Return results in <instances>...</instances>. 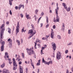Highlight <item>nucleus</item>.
Listing matches in <instances>:
<instances>
[{"instance_id": "1", "label": "nucleus", "mask_w": 73, "mask_h": 73, "mask_svg": "<svg viewBox=\"0 0 73 73\" xmlns=\"http://www.w3.org/2000/svg\"><path fill=\"white\" fill-rule=\"evenodd\" d=\"M5 24H2L1 26L0 27V29L1 30V32L0 33V38L3 39V36L4 34V31L5 30Z\"/></svg>"}, {"instance_id": "2", "label": "nucleus", "mask_w": 73, "mask_h": 73, "mask_svg": "<svg viewBox=\"0 0 73 73\" xmlns=\"http://www.w3.org/2000/svg\"><path fill=\"white\" fill-rule=\"evenodd\" d=\"M13 70H15L17 68V64L14 58H13Z\"/></svg>"}, {"instance_id": "3", "label": "nucleus", "mask_w": 73, "mask_h": 73, "mask_svg": "<svg viewBox=\"0 0 73 73\" xmlns=\"http://www.w3.org/2000/svg\"><path fill=\"white\" fill-rule=\"evenodd\" d=\"M19 27H20V25L19 23V22H17V26L16 27V35H17L18 33L19 32Z\"/></svg>"}, {"instance_id": "4", "label": "nucleus", "mask_w": 73, "mask_h": 73, "mask_svg": "<svg viewBox=\"0 0 73 73\" xmlns=\"http://www.w3.org/2000/svg\"><path fill=\"white\" fill-rule=\"evenodd\" d=\"M56 19H55V18H54L53 19V22L55 23H56L57 22H59L60 18H59L58 15V13H56Z\"/></svg>"}, {"instance_id": "5", "label": "nucleus", "mask_w": 73, "mask_h": 73, "mask_svg": "<svg viewBox=\"0 0 73 73\" xmlns=\"http://www.w3.org/2000/svg\"><path fill=\"white\" fill-rule=\"evenodd\" d=\"M33 47L32 48H30V49L28 48H27L26 50H27V52L28 53V51H31V52L32 54H35V51H33Z\"/></svg>"}, {"instance_id": "6", "label": "nucleus", "mask_w": 73, "mask_h": 73, "mask_svg": "<svg viewBox=\"0 0 73 73\" xmlns=\"http://www.w3.org/2000/svg\"><path fill=\"white\" fill-rule=\"evenodd\" d=\"M61 57V54L60 52H58L57 53L56 59L57 60H58L60 59Z\"/></svg>"}, {"instance_id": "7", "label": "nucleus", "mask_w": 73, "mask_h": 73, "mask_svg": "<svg viewBox=\"0 0 73 73\" xmlns=\"http://www.w3.org/2000/svg\"><path fill=\"white\" fill-rule=\"evenodd\" d=\"M17 56H18V57H17ZM20 57V56L19 55H18V56H17V54H16L15 56L16 60H18V61H21V59L20 58H19Z\"/></svg>"}, {"instance_id": "8", "label": "nucleus", "mask_w": 73, "mask_h": 73, "mask_svg": "<svg viewBox=\"0 0 73 73\" xmlns=\"http://www.w3.org/2000/svg\"><path fill=\"white\" fill-rule=\"evenodd\" d=\"M6 57L7 58H9V54L7 52H6L5 53V55L4 56V58L6 59V60H7Z\"/></svg>"}, {"instance_id": "9", "label": "nucleus", "mask_w": 73, "mask_h": 73, "mask_svg": "<svg viewBox=\"0 0 73 73\" xmlns=\"http://www.w3.org/2000/svg\"><path fill=\"white\" fill-rule=\"evenodd\" d=\"M52 46L53 47V50L54 51L55 50L56 47V45L55 44L54 42L52 43Z\"/></svg>"}, {"instance_id": "10", "label": "nucleus", "mask_w": 73, "mask_h": 73, "mask_svg": "<svg viewBox=\"0 0 73 73\" xmlns=\"http://www.w3.org/2000/svg\"><path fill=\"white\" fill-rule=\"evenodd\" d=\"M2 72V73H10L9 72V70L6 69H3Z\"/></svg>"}, {"instance_id": "11", "label": "nucleus", "mask_w": 73, "mask_h": 73, "mask_svg": "<svg viewBox=\"0 0 73 73\" xmlns=\"http://www.w3.org/2000/svg\"><path fill=\"white\" fill-rule=\"evenodd\" d=\"M22 7H23V8L24 9V5H22V4H20L18 8L19 10H20L21 9V8Z\"/></svg>"}, {"instance_id": "12", "label": "nucleus", "mask_w": 73, "mask_h": 73, "mask_svg": "<svg viewBox=\"0 0 73 73\" xmlns=\"http://www.w3.org/2000/svg\"><path fill=\"white\" fill-rule=\"evenodd\" d=\"M19 68L20 69V73H23V70L22 67L21 66H20Z\"/></svg>"}, {"instance_id": "13", "label": "nucleus", "mask_w": 73, "mask_h": 73, "mask_svg": "<svg viewBox=\"0 0 73 73\" xmlns=\"http://www.w3.org/2000/svg\"><path fill=\"white\" fill-rule=\"evenodd\" d=\"M57 9H55L56 13H58V10L59 9V7H58V3H56Z\"/></svg>"}, {"instance_id": "14", "label": "nucleus", "mask_w": 73, "mask_h": 73, "mask_svg": "<svg viewBox=\"0 0 73 73\" xmlns=\"http://www.w3.org/2000/svg\"><path fill=\"white\" fill-rule=\"evenodd\" d=\"M64 29H65V26H64V23H63L62 25V28L61 30L64 31Z\"/></svg>"}, {"instance_id": "15", "label": "nucleus", "mask_w": 73, "mask_h": 73, "mask_svg": "<svg viewBox=\"0 0 73 73\" xmlns=\"http://www.w3.org/2000/svg\"><path fill=\"white\" fill-rule=\"evenodd\" d=\"M54 35V32H51V33L50 34V36H51V37L53 39V36Z\"/></svg>"}, {"instance_id": "16", "label": "nucleus", "mask_w": 73, "mask_h": 73, "mask_svg": "<svg viewBox=\"0 0 73 73\" xmlns=\"http://www.w3.org/2000/svg\"><path fill=\"white\" fill-rule=\"evenodd\" d=\"M42 63H44L45 64H46L47 63V62H46V61H45V60H44V57H43L42 58Z\"/></svg>"}, {"instance_id": "17", "label": "nucleus", "mask_w": 73, "mask_h": 73, "mask_svg": "<svg viewBox=\"0 0 73 73\" xmlns=\"http://www.w3.org/2000/svg\"><path fill=\"white\" fill-rule=\"evenodd\" d=\"M26 17L27 19H31V18L29 17V15H27V13L26 14Z\"/></svg>"}, {"instance_id": "18", "label": "nucleus", "mask_w": 73, "mask_h": 73, "mask_svg": "<svg viewBox=\"0 0 73 73\" xmlns=\"http://www.w3.org/2000/svg\"><path fill=\"white\" fill-rule=\"evenodd\" d=\"M40 60H38V62L37 63L36 65L37 66H39L40 65Z\"/></svg>"}, {"instance_id": "19", "label": "nucleus", "mask_w": 73, "mask_h": 73, "mask_svg": "<svg viewBox=\"0 0 73 73\" xmlns=\"http://www.w3.org/2000/svg\"><path fill=\"white\" fill-rule=\"evenodd\" d=\"M33 33V31L32 30H29L28 33V34H30V33H31L32 35Z\"/></svg>"}, {"instance_id": "20", "label": "nucleus", "mask_w": 73, "mask_h": 73, "mask_svg": "<svg viewBox=\"0 0 73 73\" xmlns=\"http://www.w3.org/2000/svg\"><path fill=\"white\" fill-rule=\"evenodd\" d=\"M4 46H1V52H3L4 50Z\"/></svg>"}, {"instance_id": "21", "label": "nucleus", "mask_w": 73, "mask_h": 73, "mask_svg": "<svg viewBox=\"0 0 73 73\" xmlns=\"http://www.w3.org/2000/svg\"><path fill=\"white\" fill-rule=\"evenodd\" d=\"M49 64H52V62L51 61H49L48 62H47V63L46 64L49 65Z\"/></svg>"}, {"instance_id": "22", "label": "nucleus", "mask_w": 73, "mask_h": 73, "mask_svg": "<svg viewBox=\"0 0 73 73\" xmlns=\"http://www.w3.org/2000/svg\"><path fill=\"white\" fill-rule=\"evenodd\" d=\"M44 46H45V47H42V48H41L42 50H44V49L46 48V46H47L45 44L44 45Z\"/></svg>"}, {"instance_id": "23", "label": "nucleus", "mask_w": 73, "mask_h": 73, "mask_svg": "<svg viewBox=\"0 0 73 73\" xmlns=\"http://www.w3.org/2000/svg\"><path fill=\"white\" fill-rule=\"evenodd\" d=\"M8 32L9 33L11 34V29H10V28H8Z\"/></svg>"}, {"instance_id": "24", "label": "nucleus", "mask_w": 73, "mask_h": 73, "mask_svg": "<svg viewBox=\"0 0 73 73\" xmlns=\"http://www.w3.org/2000/svg\"><path fill=\"white\" fill-rule=\"evenodd\" d=\"M8 41L9 42V43H12V40H11V38H9L8 40Z\"/></svg>"}, {"instance_id": "25", "label": "nucleus", "mask_w": 73, "mask_h": 73, "mask_svg": "<svg viewBox=\"0 0 73 73\" xmlns=\"http://www.w3.org/2000/svg\"><path fill=\"white\" fill-rule=\"evenodd\" d=\"M16 42L18 43V44L19 46L20 45V41L19 40H17Z\"/></svg>"}, {"instance_id": "26", "label": "nucleus", "mask_w": 73, "mask_h": 73, "mask_svg": "<svg viewBox=\"0 0 73 73\" xmlns=\"http://www.w3.org/2000/svg\"><path fill=\"white\" fill-rule=\"evenodd\" d=\"M9 4L11 6L12 4V1H11V0H9Z\"/></svg>"}, {"instance_id": "27", "label": "nucleus", "mask_w": 73, "mask_h": 73, "mask_svg": "<svg viewBox=\"0 0 73 73\" xmlns=\"http://www.w3.org/2000/svg\"><path fill=\"white\" fill-rule=\"evenodd\" d=\"M70 7H68V9H66V11L67 12H69L70 11Z\"/></svg>"}, {"instance_id": "28", "label": "nucleus", "mask_w": 73, "mask_h": 73, "mask_svg": "<svg viewBox=\"0 0 73 73\" xmlns=\"http://www.w3.org/2000/svg\"><path fill=\"white\" fill-rule=\"evenodd\" d=\"M33 33H32V35H35V34H36V31L35 30H34L33 31Z\"/></svg>"}, {"instance_id": "29", "label": "nucleus", "mask_w": 73, "mask_h": 73, "mask_svg": "<svg viewBox=\"0 0 73 73\" xmlns=\"http://www.w3.org/2000/svg\"><path fill=\"white\" fill-rule=\"evenodd\" d=\"M5 66V63H3L2 65L1 66V67L2 68H3Z\"/></svg>"}, {"instance_id": "30", "label": "nucleus", "mask_w": 73, "mask_h": 73, "mask_svg": "<svg viewBox=\"0 0 73 73\" xmlns=\"http://www.w3.org/2000/svg\"><path fill=\"white\" fill-rule=\"evenodd\" d=\"M34 43H35V46H34L35 48V49H36L37 47H36V46L37 45V43H36V42H34Z\"/></svg>"}, {"instance_id": "31", "label": "nucleus", "mask_w": 73, "mask_h": 73, "mask_svg": "<svg viewBox=\"0 0 73 73\" xmlns=\"http://www.w3.org/2000/svg\"><path fill=\"white\" fill-rule=\"evenodd\" d=\"M22 56L23 58H25V56L24 55V53H22Z\"/></svg>"}, {"instance_id": "32", "label": "nucleus", "mask_w": 73, "mask_h": 73, "mask_svg": "<svg viewBox=\"0 0 73 73\" xmlns=\"http://www.w3.org/2000/svg\"><path fill=\"white\" fill-rule=\"evenodd\" d=\"M5 44V42L4 41L2 43V45L1 46H4Z\"/></svg>"}, {"instance_id": "33", "label": "nucleus", "mask_w": 73, "mask_h": 73, "mask_svg": "<svg viewBox=\"0 0 73 73\" xmlns=\"http://www.w3.org/2000/svg\"><path fill=\"white\" fill-rule=\"evenodd\" d=\"M38 12V10H37V9H36V10L35 11V13L36 14H37V12Z\"/></svg>"}, {"instance_id": "34", "label": "nucleus", "mask_w": 73, "mask_h": 73, "mask_svg": "<svg viewBox=\"0 0 73 73\" xmlns=\"http://www.w3.org/2000/svg\"><path fill=\"white\" fill-rule=\"evenodd\" d=\"M31 66L33 67V69H35V66H34V65L33 64V63H31Z\"/></svg>"}, {"instance_id": "35", "label": "nucleus", "mask_w": 73, "mask_h": 73, "mask_svg": "<svg viewBox=\"0 0 73 73\" xmlns=\"http://www.w3.org/2000/svg\"><path fill=\"white\" fill-rule=\"evenodd\" d=\"M57 38H58L59 39H61V36L59 35H58L57 36Z\"/></svg>"}, {"instance_id": "36", "label": "nucleus", "mask_w": 73, "mask_h": 73, "mask_svg": "<svg viewBox=\"0 0 73 73\" xmlns=\"http://www.w3.org/2000/svg\"><path fill=\"white\" fill-rule=\"evenodd\" d=\"M25 29V27H23L22 29L21 32L23 33L24 32Z\"/></svg>"}, {"instance_id": "37", "label": "nucleus", "mask_w": 73, "mask_h": 73, "mask_svg": "<svg viewBox=\"0 0 73 73\" xmlns=\"http://www.w3.org/2000/svg\"><path fill=\"white\" fill-rule=\"evenodd\" d=\"M44 13H43V12H41V14H40V16H44Z\"/></svg>"}, {"instance_id": "38", "label": "nucleus", "mask_w": 73, "mask_h": 73, "mask_svg": "<svg viewBox=\"0 0 73 73\" xmlns=\"http://www.w3.org/2000/svg\"><path fill=\"white\" fill-rule=\"evenodd\" d=\"M46 22L47 23H48V17H47V16H46Z\"/></svg>"}, {"instance_id": "39", "label": "nucleus", "mask_w": 73, "mask_h": 73, "mask_svg": "<svg viewBox=\"0 0 73 73\" xmlns=\"http://www.w3.org/2000/svg\"><path fill=\"white\" fill-rule=\"evenodd\" d=\"M20 15L21 18H22L23 17V14H22V13L20 14Z\"/></svg>"}, {"instance_id": "40", "label": "nucleus", "mask_w": 73, "mask_h": 73, "mask_svg": "<svg viewBox=\"0 0 73 73\" xmlns=\"http://www.w3.org/2000/svg\"><path fill=\"white\" fill-rule=\"evenodd\" d=\"M27 53H29V55H31V54H32V53H31V51L29 52V51H28V52Z\"/></svg>"}, {"instance_id": "41", "label": "nucleus", "mask_w": 73, "mask_h": 73, "mask_svg": "<svg viewBox=\"0 0 73 73\" xmlns=\"http://www.w3.org/2000/svg\"><path fill=\"white\" fill-rule=\"evenodd\" d=\"M62 5L64 7L65 6H66V4L65 3H63Z\"/></svg>"}, {"instance_id": "42", "label": "nucleus", "mask_w": 73, "mask_h": 73, "mask_svg": "<svg viewBox=\"0 0 73 73\" xmlns=\"http://www.w3.org/2000/svg\"><path fill=\"white\" fill-rule=\"evenodd\" d=\"M41 55L43 54H44V53H43V50H41Z\"/></svg>"}, {"instance_id": "43", "label": "nucleus", "mask_w": 73, "mask_h": 73, "mask_svg": "<svg viewBox=\"0 0 73 73\" xmlns=\"http://www.w3.org/2000/svg\"><path fill=\"white\" fill-rule=\"evenodd\" d=\"M71 30H69L68 31V33L70 34L71 33L70 32Z\"/></svg>"}, {"instance_id": "44", "label": "nucleus", "mask_w": 73, "mask_h": 73, "mask_svg": "<svg viewBox=\"0 0 73 73\" xmlns=\"http://www.w3.org/2000/svg\"><path fill=\"white\" fill-rule=\"evenodd\" d=\"M26 72L27 73H28V68H26Z\"/></svg>"}, {"instance_id": "45", "label": "nucleus", "mask_w": 73, "mask_h": 73, "mask_svg": "<svg viewBox=\"0 0 73 73\" xmlns=\"http://www.w3.org/2000/svg\"><path fill=\"white\" fill-rule=\"evenodd\" d=\"M9 13L11 15H12V12L11 10H10Z\"/></svg>"}, {"instance_id": "46", "label": "nucleus", "mask_w": 73, "mask_h": 73, "mask_svg": "<svg viewBox=\"0 0 73 73\" xmlns=\"http://www.w3.org/2000/svg\"><path fill=\"white\" fill-rule=\"evenodd\" d=\"M72 44V42H70L69 44H67V45L68 46H69L71 45Z\"/></svg>"}, {"instance_id": "47", "label": "nucleus", "mask_w": 73, "mask_h": 73, "mask_svg": "<svg viewBox=\"0 0 73 73\" xmlns=\"http://www.w3.org/2000/svg\"><path fill=\"white\" fill-rule=\"evenodd\" d=\"M42 39L43 40H46L47 39L46 38L43 37L42 38Z\"/></svg>"}, {"instance_id": "48", "label": "nucleus", "mask_w": 73, "mask_h": 73, "mask_svg": "<svg viewBox=\"0 0 73 73\" xmlns=\"http://www.w3.org/2000/svg\"><path fill=\"white\" fill-rule=\"evenodd\" d=\"M64 9H67V6L66 5V6H64Z\"/></svg>"}, {"instance_id": "49", "label": "nucleus", "mask_w": 73, "mask_h": 73, "mask_svg": "<svg viewBox=\"0 0 73 73\" xmlns=\"http://www.w3.org/2000/svg\"><path fill=\"white\" fill-rule=\"evenodd\" d=\"M22 64V62L21 61H20L19 62V65H21Z\"/></svg>"}, {"instance_id": "50", "label": "nucleus", "mask_w": 73, "mask_h": 73, "mask_svg": "<svg viewBox=\"0 0 73 73\" xmlns=\"http://www.w3.org/2000/svg\"><path fill=\"white\" fill-rule=\"evenodd\" d=\"M52 28L54 29H55L56 28V26H55V25H53Z\"/></svg>"}, {"instance_id": "51", "label": "nucleus", "mask_w": 73, "mask_h": 73, "mask_svg": "<svg viewBox=\"0 0 73 73\" xmlns=\"http://www.w3.org/2000/svg\"><path fill=\"white\" fill-rule=\"evenodd\" d=\"M37 73H39L40 72V69H37Z\"/></svg>"}, {"instance_id": "52", "label": "nucleus", "mask_w": 73, "mask_h": 73, "mask_svg": "<svg viewBox=\"0 0 73 73\" xmlns=\"http://www.w3.org/2000/svg\"><path fill=\"white\" fill-rule=\"evenodd\" d=\"M33 35H32L31 36H30L29 37V38H31V37H32V36H33Z\"/></svg>"}, {"instance_id": "53", "label": "nucleus", "mask_w": 73, "mask_h": 73, "mask_svg": "<svg viewBox=\"0 0 73 73\" xmlns=\"http://www.w3.org/2000/svg\"><path fill=\"white\" fill-rule=\"evenodd\" d=\"M9 63L10 64H11L12 63V61H9Z\"/></svg>"}, {"instance_id": "54", "label": "nucleus", "mask_w": 73, "mask_h": 73, "mask_svg": "<svg viewBox=\"0 0 73 73\" xmlns=\"http://www.w3.org/2000/svg\"><path fill=\"white\" fill-rule=\"evenodd\" d=\"M23 39L22 38L21 39V43H23Z\"/></svg>"}, {"instance_id": "55", "label": "nucleus", "mask_w": 73, "mask_h": 73, "mask_svg": "<svg viewBox=\"0 0 73 73\" xmlns=\"http://www.w3.org/2000/svg\"><path fill=\"white\" fill-rule=\"evenodd\" d=\"M18 6H15V9L16 10H17L18 9Z\"/></svg>"}, {"instance_id": "56", "label": "nucleus", "mask_w": 73, "mask_h": 73, "mask_svg": "<svg viewBox=\"0 0 73 73\" xmlns=\"http://www.w3.org/2000/svg\"><path fill=\"white\" fill-rule=\"evenodd\" d=\"M68 51L67 50H66L65 52L66 54H67L68 53Z\"/></svg>"}, {"instance_id": "57", "label": "nucleus", "mask_w": 73, "mask_h": 73, "mask_svg": "<svg viewBox=\"0 0 73 73\" xmlns=\"http://www.w3.org/2000/svg\"><path fill=\"white\" fill-rule=\"evenodd\" d=\"M7 60H8L9 62V61H11V59L10 58H8Z\"/></svg>"}, {"instance_id": "58", "label": "nucleus", "mask_w": 73, "mask_h": 73, "mask_svg": "<svg viewBox=\"0 0 73 73\" xmlns=\"http://www.w3.org/2000/svg\"><path fill=\"white\" fill-rule=\"evenodd\" d=\"M49 26V25H48V24L47 25H46V28H47Z\"/></svg>"}, {"instance_id": "59", "label": "nucleus", "mask_w": 73, "mask_h": 73, "mask_svg": "<svg viewBox=\"0 0 73 73\" xmlns=\"http://www.w3.org/2000/svg\"><path fill=\"white\" fill-rule=\"evenodd\" d=\"M38 42L39 43H41V41L39 40V39H38Z\"/></svg>"}, {"instance_id": "60", "label": "nucleus", "mask_w": 73, "mask_h": 73, "mask_svg": "<svg viewBox=\"0 0 73 73\" xmlns=\"http://www.w3.org/2000/svg\"><path fill=\"white\" fill-rule=\"evenodd\" d=\"M31 26L33 28H34V26L33 25H31Z\"/></svg>"}, {"instance_id": "61", "label": "nucleus", "mask_w": 73, "mask_h": 73, "mask_svg": "<svg viewBox=\"0 0 73 73\" xmlns=\"http://www.w3.org/2000/svg\"><path fill=\"white\" fill-rule=\"evenodd\" d=\"M38 39H37V40H36V43H37V42H38Z\"/></svg>"}, {"instance_id": "62", "label": "nucleus", "mask_w": 73, "mask_h": 73, "mask_svg": "<svg viewBox=\"0 0 73 73\" xmlns=\"http://www.w3.org/2000/svg\"><path fill=\"white\" fill-rule=\"evenodd\" d=\"M42 25H43V24H42V23H41V24H40V25H41L40 27H42Z\"/></svg>"}, {"instance_id": "63", "label": "nucleus", "mask_w": 73, "mask_h": 73, "mask_svg": "<svg viewBox=\"0 0 73 73\" xmlns=\"http://www.w3.org/2000/svg\"><path fill=\"white\" fill-rule=\"evenodd\" d=\"M72 71L73 72V66L71 69Z\"/></svg>"}, {"instance_id": "64", "label": "nucleus", "mask_w": 73, "mask_h": 73, "mask_svg": "<svg viewBox=\"0 0 73 73\" xmlns=\"http://www.w3.org/2000/svg\"><path fill=\"white\" fill-rule=\"evenodd\" d=\"M49 37V36H46V38H48V37Z\"/></svg>"}]
</instances>
